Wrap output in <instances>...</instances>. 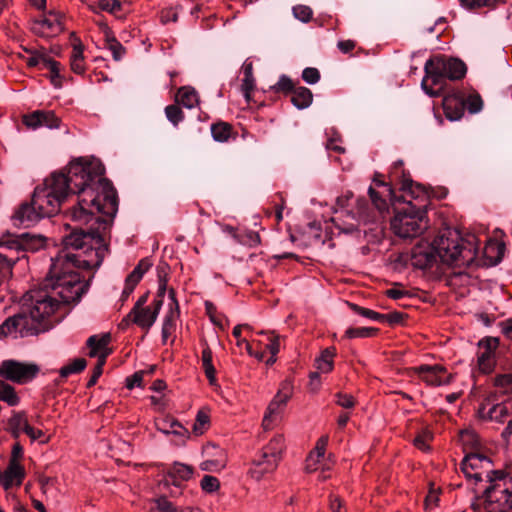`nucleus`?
Listing matches in <instances>:
<instances>
[{"label": "nucleus", "instance_id": "obj_1", "mask_svg": "<svg viewBox=\"0 0 512 512\" xmlns=\"http://www.w3.org/2000/svg\"><path fill=\"white\" fill-rule=\"evenodd\" d=\"M104 165L83 157L66 170L54 172L43 186L35 188L30 202H23L12 216L14 226L28 228L44 217L56 215L69 195L77 194V204L67 216L78 223L63 239L64 249L52 263L44 282L47 291L27 293L18 313L0 326L3 335L18 332L36 336L52 329L87 292L76 269H97L108 252L106 236L118 211V196L112 182L104 178Z\"/></svg>", "mask_w": 512, "mask_h": 512}, {"label": "nucleus", "instance_id": "obj_2", "mask_svg": "<svg viewBox=\"0 0 512 512\" xmlns=\"http://www.w3.org/2000/svg\"><path fill=\"white\" fill-rule=\"evenodd\" d=\"M476 247L471 241L459 238L457 231L443 233L432 243L420 242L412 249L411 264L419 269H429L438 262L461 265L472 261Z\"/></svg>", "mask_w": 512, "mask_h": 512}, {"label": "nucleus", "instance_id": "obj_3", "mask_svg": "<svg viewBox=\"0 0 512 512\" xmlns=\"http://www.w3.org/2000/svg\"><path fill=\"white\" fill-rule=\"evenodd\" d=\"M425 77L421 82L422 89L431 97L441 95L446 80H461L467 73L466 64L446 55L431 56L424 65Z\"/></svg>", "mask_w": 512, "mask_h": 512}, {"label": "nucleus", "instance_id": "obj_4", "mask_svg": "<svg viewBox=\"0 0 512 512\" xmlns=\"http://www.w3.org/2000/svg\"><path fill=\"white\" fill-rule=\"evenodd\" d=\"M395 215L391 219V229L402 239L415 238L427 228L426 210L408 202L402 209L393 206Z\"/></svg>", "mask_w": 512, "mask_h": 512}, {"label": "nucleus", "instance_id": "obj_5", "mask_svg": "<svg viewBox=\"0 0 512 512\" xmlns=\"http://www.w3.org/2000/svg\"><path fill=\"white\" fill-rule=\"evenodd\" d=\"M478 499L487 512H512V482L488 485Z\"/></svg>", "mask_w": 512, "mask_h": 512}, {"label": "nucleus", "instance_id": "obj_6", "mask_svg": "<svg viewBox=\"0 0 512 512\" xmlns=\"http://www.w3.org/2000/svg\"><path fill=\"white\" fill-rule=\"evenodd\" d=\"M39 372L36 364L24 363L17 360H4L0 365V376L17 384L32 381Z\"/></svg>", "mask_w": 512, "mask_h": 512}, {"label": "nucleus", "instance_id": "obj_7", "mask_svg": "<svg viewBox=\"0 0 512 512\" xmlns=\"http://www.w3.org/2000/svg\"><path fill=\"white\" fill-rule=\"evenodd\" d=\"M162 466V471L167 477L166 484L172 483L176 487H180L182 481L189 480L194 472L192 466L180 462H174L170 466L162 464Z\"/></svg>", "mask_w": 512, "mask_h": 512}, {"label": "nucleus", "instance_id": "obj_8", "mask_svg": "<svg viewBox=\"0 0 512 512\" xmlns=\"http://www.w3.org/2000/svg\"><path fill=\"white\" fill-rule=\"evenodd\" d=\"M422 379L429 385L441 386L450 383L451 374L447 373L445 367L440 365H423L419 367Z\"/></svg>", "mask_w": 512, "mask_h": 512}, {"label": "nucleus", "instance_id": "obj_9", "mask_svg": "<svg viewBox=\"0 0 512 512\" xmlns=\"http://www.w3.org/2000/svg\"><path fill=\"white\" fill-rule=\"evenodd\" d=\"M24 477V467L19 461L10 460L7 469L4 472H0V483L5 490H9L14 481L17 486H20Z\"/></svg>", "mask_w": 512, "mask_h": 512}, {"label": "nucleus", "instance_id": "obj_10", "mask_svg": "<svg viewBox=\"0 0 512 512\" xmlns=\"http://www.w3.org/2000/svg\"><path fill=\"white\" fill-rule=\"evenodd\" d=\"M24 123L31 128L46 126L48 128H58L60 125V118H58L52 111H35L32 114L25 116Z\"/></svg>", "mask_w": 512, "mask_h": 512}, {"label": "nucleus", "instance_id": "obj_11", "mask_svg": "<svg viewBox=\"0 0 512 512\" xmlns=\"http://www.w3.org/2000/svg\"><path fill=\"white\" fill-rule=\"evenodd\" d=\"M279 462L275 457H264V450H261L259 455L253 459L254 467L250 469V474L254 479L260 480L265 474L274 472Z\"/></svg>", "mask_w": 512, "mask_h": 512}, {"label": "nucleus", "instance_id": "obj_12", "mask_svg": "<svg viewBox=\"0 0 512 512\" xmlns=\"http://www.w3.org/2000/svg\"><path fill=\"white\" fill-rule=\"evenodd\" d=\"M403 162L401 160L396 161L393 164L391 177L393 179L401 178V190L409 193L412 197H418L419 194H416V191L413 189L416 186L418 192H425L430 195L427 191L426 187L422 184H415L412 179L406 178L405 171L402 169Z\"/></svg>", "mask_w": 512, "mask_h": 512}, {"label": "nucleus", "instance_id": "obj_13", "mask_svg": "<svg viewBox=\"0 0 512 512\" xmlns=\"http://www.w3.org/2000/svg\"><path fill=\"white\" fill-rule=\"evenodd\" d=\"M290 396L291 387L288 384H284L282 389L278 391L268 406L267 413L263 419V424L265 427L268 426V422L272 416L276 415L286 405Z\"/></svg>", "mask_w": 512, "mask_h": 512}, {"label": "nucleus", "instance_id": "obj_14", "mask_svg": "<svg viewBox=\"0 0 512 512\" xmlns=\"http://www.w3.org/2000/svg\"><path fill=\"white\" fill-rule=\"evenodd\" d=\"M444 113L445 116L451 120H460L464 115V101L463 98L445 97L444 98Z\"/></svg>", "mask_w": 512, "mask_h": 512}, {"label": "nucleus", "instance_id": "obj_15", "mask_svg": "<svg viewBox=\"0 0 512 512\" xmlns=\"http://www.w3.org/2000/svg\"><path fill=\"white\" fill-rule=\"evenodd\" d=\"M512 416V403L510 401H503L495 403L487 412L488 420L498 423H504L508 417Z\"/></svg>", "mask_w": 512, "mask_h": 512}, {"label": "nucleus", "instance_id": "obj_16", "mask_svg": "<svg viewBox=\"0 0 512 512\" xmlns=\"http://www.w3.org/2000/svg\"><path fill=\"white\" fill-rule=\"evenodd\" d=\"M291 94V102L298 109H305L312 103L313 94L311 90L306 87H295Z\"/></svg>", "mask_w": 512, "mask_h": 512}, {"label": "nucleus", "instance_id": "obj_17", "mask_svg": "<svg viewBox=\"0 0 512 512\" xmlns=\"http://www.w3.org/2000/svg\"><path fill=\"white\" fill-rule=\"evenodd\" d=\"M491 464L492 461L481 452H467L461 461L462 466H469L470 469L474 471L485 468L487 465Z\"/></svg>", "mask_w": 512, "mask_h": 512}, {"label": "nucleus", "instance_id": "obj_18", "mask_svg": "<svg viewBox=\"0 0 512 512\" xmlns=\"http://www.w3.org/2000/svg\"><path fill=\"white\" fill-rule=\"evenodd\" d=\"M242 71L244 74V78L242 80V91L246 101L249 103L251 101V92L255 88V78L253 76L252 62H248L246 60L242 66Z\"/></svg>", "mask_w": 512, "mask_h": 512}, {"label": "nucleus", "instance_id": "obj_19", "mask_svg": "<svg viewBox=\"0 0 512 512\" xmlns=\"http://www.w3.org/2000/svg\"><path fill=\"white\" fill-rule=\"evenodd\" d=\"M71 36L74 37L75 40L77 41V43H75L73 46V53H72V56L70 59L71 69L76 74H83L85 71V66L83 63V61H84V56H83L84 46L82 45L80 40L78 38H76L74 33H72Z\"/></svg>", "mask_w": 512, "mask_h": 512}, {"label": "nucleus", "instance_id": "obj_20", "mask_svg": "<svg viewBox=\"0 0 512 512\" xmlns=\"http://www.w3.org/2000/svg\"><path fill=\"white\" fill-rule=\"evenodd\" d=\"M460 441L463 445L465 455L467 452H481V442L478 434L472 430L460 432Z\"/></svg>", "mask_w": 512, "mask_h": 512}, {"label": "nucleus", "instance_id": "obj_21", "mask_svg": "<svg viewBox=\"0 0 512 512\" xmlns=\"http://www.w3.org/2000/svg\"><path fill=\"white\" fill-rule=\"evenodd\" d=\"M8 425L12 436L16 439L22 432L27 434V427H30L24 412H14L13 416L8 420Z\"/></svg>", "mask_w": 512, "mask_h": 512}, {"label": "nucleus", "instance_id": "obj_22", "mask_svg": "<svg viewBox=\"0 0 512 512\" xmlns=\"http://www.w3.org/2000/svg\"><path fill=\"white\" fill-rule=\"evenodd\" d=\"M201 343L203 345L201 357L202 367L210 384H214L216 381V369L212 363V351L205 340H203Z\"/></svg>", "mask_w": 512, "mask_h": 512}, {"label": "nucleus", "instance_id": "obj_23", "mask_svg": "<svg viewBox=\"0 0 512 512\" xmlns=\"http://www.w3.org/2000/svg\"><path fill=\"white\" fill-rule=\"evenodd\" d=\"M264 457H275L279 461L282 459V454L285 450L284 438L282 435L274 436L269 443L263 447Z\"/></svg>", "mask_w": 512, "mask_h": 512}, {"label": "nucleus", "instance_id": "obj_24", "mask_svg": "<svg viewBox=\"0 0 512 512\" xmlns=\"http://www.w3.org/2000/svg\"><path fill=\"white\" fill-rule=\"evenodd\" d=\"M176 103L193 108L198 103V95L192 87H181L176 94Z\"/></svg>", "mask_w": 512, "mask_h": 512}, {"label": "nucleus", "instance_id": "obj_25", "mask_svg": "<svg viewBox=\"0 0 512 512\" xmlns=\"http://www.w3.org/2000/svg\"><path fill=\"white\" fill-rule=\"evenodd\" d=\"M498 344L499 342L497 338L488 337L480 340L478 362H485L487 359L493 358L494 351L496 350Z\"/></svg>", "mask_w": 512, "mask_h": 512}, {"label": "nucleus", "instance_id": "obj_26", "mask_svg": "<svg viewBox=\"0 0 512 512\" xmlns=\"http://www.w3.org/2000/svg\"><path fill=\"white\" fill-rule=\"evenodd\" d=\"M214 459L206 460L200 464V468L203 471L218 472L226 466V458L223 450H219L213 454Z\"/></svg>", "mask_w": 512, "mask_h": 512}, {"label": "nucleus", "instance_id": "obj_27", "mask_svg": "<svg viewBox=\"0 0 512 512\" xmlns=\"http://www.w3.org/2000/svg\"><path fill=\"white\" fill-rule=\"evenodd\" d=\"M232 133V126L227 122H217L211 125V134L215 141L226 142Z\"/></svg>", "mask_w": 512, "mask_h": 512}, {"label": "nucleus", "instance_id": "obj_28", "mask_svg": "<svg viewBox=\"0 0 512 512\" xmlns=\"http://www.w3.org/2000/svg\"><path fill=\"white\" fill-rule=\"evenodd\" d=\"M179 314L170 308L169 312L165 315L162 325V342L165 344L169 336H171L176 329V319Z\"/></svg>", "mask_w": 512, "mask_h": 512}, {"label": "nucleus", "instance_id": "obj_29", "mask_svg": "<svg viewBox=\"0 0 512 512\" xmlns=\"http://www.w3.org/2000/svg\"><path fill=\"white\" fill-rule=\"evenodd\" d=\"M181 507L171 502L166 496H160L153 500L150 511L152 512H182Z\"/></svg>", "mask_w": 512, "mask_h": 512}, {"label": "nucleus", "instance_id": "obj_30", "mask_svg": "<svg viewBox=\"0 0 512 512\" xmlns=\"http://www.w3.org/2000/svg\"><path fill=\"white\" fill-rule=\"evenodd\" d=\"M105 47L112 52L113 59L120 61L126 53L125 47L110 32H106Z\"/></svg>", "mask_w": 512, "mask_h": 512}, {"label": "nucleus", "instance_id": "obj_31", "mask_svg": "<svg viewBox=\"0 0 512 512\" xmlns=\"http://www.w3.org/2000/svg\"><path fill=\"white\" fill-rule=\"evenodd\" d=\"M0 400L6 402L10 406L18 405L20 399L15 389L6 382L0 380Z\"/></svg>", "mask_w": 512, "mask_h": 512}, {"label": "nucleus", "instance_id": "obj_32", "mask_svg": "<svg viewBox=\"0 0 512 512\" xmlns=\"http://www.w3.org/2000/svg\"><path fill=\"white\" fill-rule=\"evenodd\" d=\"M379 333L375 327H350L345 331L346 338H368L374 337Z\"/></svg>", "mask_w": 512, "mask_h": 512}, {"label": "nucleus", "instance_id": "obj_33", "mask_svg": "<svg viewBox=\"0 0 512 512\" xmlns=\"http://www.w3.org/2000/svg\"><path fill=\"white\" fill-rule=\"evenodd\" d=\"M152 262L149 258H143L139 261L134 270L127 276V279L138 284L143 275L150 269Z\"/></svg>", "mask_w": 512, "mask_h": 512}, {"label": "nucleus", "instance_id": "obj_34", "mask_svg": "<svg viewBox=\"0 0 512 512\" xmlns=\"http://www.w3.org/2000/svg\"><path fill=\"white\" fill-rule=\"evenodd\" d=\"M152 312L151 306H146L145 308H140L139 311H136L133 313V309H131V315H133L132 323L138 325L140 328L144 329L146 332L149 331V329L152 326H145V322H149L150 320V313Z\"/></svg>", "mask_w": 512, "mask_h": 512}, {"label": "nucleus", "instance_id": "obj_35", "mask_svg": "<svg viewBox=\"0 0 512 512\" xmlns=\"http://www.w3.org/2000/svg\"><path fill=\"white\" fill-rule=\"evenodd\" d=\"M110 341V335L106 334L102 338H98L96 335L90 336L87 340V346L91 348L89 352L90 357L98 356V350L103 349L107 346Z\"/></svg>", "mask_w": 512, "mask_h": 512}, {"label": "nucleus", "instance_id": "obj_36", "mask_svg": "<svg viewBox=\"0 0 512 512\" xmlns=\"http://www.w3.org/2000/svg\"><path fill=\"white\" fill-rule=\"evenodd\" d=\"M86 365L87 361L84 358H76L71 363L60 369V376L62 378H67L71 374L80 373L85 369Z\"/></svg>", "mask_w": 512, "mask_h": 512}, {"label": "nucleus", "instance_id": "obj_37", "mask_svg": "<svg viewBox=\"0 0 512 512\" xmlns=\"http://www.w3.org/2000/svg\"><path fill=\"white\" fill-rule=\"evenodd\" d=\"M110 352H111L110 350H105L104 352H102L99 355L98 362H97L96 366L94 367L92 375L87 383L88 388H91L92 386H94L97 383L99 377L102 375L103 366L105 365L106 358L108 357Z\"/></svg>", "mask_w": 512, "mask_h": 512}, {"label": "nucleus", "instance_id": "obj_38", "mask_svg": "<svg viewBox=\"0 0 512 512\" xmlns=\"http://www.w3.org/2000/svg\"><path fill=\"white\" fill-rule=\"evenodd\" d=\"M295 87L296 86L292 79L283 74L279 77L278 82L270 87V90L275 93L282 92L284 94H291Z\"/></svg>", "mask_w": 512, "mask_h": 512}, {"label": "nucleus", "instance_id": "obj_39", "mask_svg": "<svg viewBox=\"0 0 512 512\" xmlns=\"http://www.w3.org/2000/svg\"><path fill=\"white\" fill-rule=\"evenodd\" d=\"M165 115L174 127H177L178 124L184 120V112L178 104L166 106Z\"/></svg>", "mask_w": 512, "mask_h": 512}, {"label": "nucleus", "instance_id": "obj_40", "mask_svg": "<svg viewBox=\"0 0 512 512\" xmlns=\"http://www.w3.org/2000/svg\"><path fill=\"white\" fill-rule=\"evenodd\" d=\"M433 439V433L428 429H423L413 440V444L419 450L427 452L430 450V446L428 444L429 441Z\"/></svg>", "mask_w": 512, "mask_h": 512}, {"label": "nucleus", "instance_id": "obj_41", "mask_svg": "<svg viewBox=\"0 0 512 512\" xmlns=\"http://www.w3.org/2000/svg\"><path fill=\"white\" fill-rule=\"evenodd\" d=\"M368 194H369V197L371 199L373 206L380 213L388 211L389 206H388L387 200L383 197L382 194H380L378 191H376L372 186L369 187Z\"/></svg>", "mask_w": 512, "mask_h": 512}, {"label": "nucleus", "instance_id": "obj_42", "mask_svg": "<svg viewBox=\"0 0 512 512\" xmlns=\"http://www.w3.org/2000/svg\"><path fill=\"white\" fill-rule=\"evenodd\" d=\"M486 481L489 485L498 484L501 486V484L512 482V478H508L504 470H489L486 474Z\"/></svg>", "mask_w": 512, "mask_h": 512}, {"label": "nucleus", "instance_id": "obj_43", "mask_svg": "<svg viewBox=\"0 0 512 512\" xmlns=\"http://www.w3.org/2000/svg\"><path fill=\"white\" fill-rule=\"evenodd\" d=\"M464 101V108L467 107L468 111L472 114L478 113L483 108V100L478 93L469 95Z\"/></svg>", "mask_w": 512, "mask_h": 512}, {"label": "nucleus", "instance_id": "obj_44", "mask_svg": "<svg viewBox=\"0 0 512 512\" xmlns=\"http://www.w3.org/2000/svg\"><path fill=\"white\" fill-rule=\"evenodd\" d=\"M349 306L355 313H357L363 317L384 323V317H383V314H381V313H378V312L373 311L368 308L361 307L357 304L351 303V304H349Z\"/></svg>", "mask_w": 512, "mask_h": 512}, {"label": "nucleus", "instance_id": "obj_45", "mask_svg": "<svg viewBox=\"0 0 512 512\" xmlns=\"http://www.w3.org/2000/svg\"><path fill=\"white\" fill-rule=\"evenodd\" d=\"M494 386L500 388L503 394L512 393V374H499L494 378Z\"/></svg>", "mask_w": 512, "mask_h": 512}, {"label": "nucleus", "instance_id": "obj_46", "mask_svg": "<svg viewBox=\"0 0 512 512\" xmlns=\"http://www.w3.org/2000/svg\"><path fill=\"white\" fill-rule=\"evenodd\" d=\"M327 443L328 436H322L321 438H319L315 449L310 452L307 461H319L320 458L324 457Z\"/></svg>", "mask_w": 512, "mask_h": 512}, {"label": "nucleus", "instance_id": "obj_47", "mask_svg": "<svg viewBox=\"0 0 512 512\" xmlns=\"http://www.w3.org/2000/svg\"><path fill=\"white\" fill-rule=\"evenodd\" d=\"M209 416L203 411H199L196 416L195 423L193 424V433L195 435H202L208 428Z\"/></svg>", "mask_w": 512, "mask_h": 512}, {"label": "nucleus", "instance_id": "obj_48", "mask_svg": "<svg viewBox=\"0 0 512 512\" xmlns=\"http://www.w3.org/2000/svg\"><path fill=\"white\" fill-rule=\"evenodd\" d=\"M293 16L303 23H308L313 16V11L309 6L296 5L292 8Z\"/></svg>", "mask_w": 512, "mask_h": 512}, {"label": "nucleus", "instance_id": "obj_49", "mask_svg": "<svg viewBox=\"0 0 512 512\" xmlns=\"http://www.w3.org/2000/svg\"><path fill=\"white\" fill-rule=\"evenodd\" d=\"M165 424L169 425L171 430H166L167 433H171L177 436H184L186 438L189 437V431L185 428L178 420L176 419H166L164 420Z\"/></svg>", "mask_w": 512, "mask_h": 512}, {"label": "nucleus", "instance_id": "obj_50", "mask_svg": "<svg viewBox=\"0 0 512 512\" xmlns=\"http://www.w3.org/2000/svg\"><path fill=\"white\" fill-rule=\"evenodd\" d=\"M234 237L243 245L256 246L260 243V236L257 232L247 231L243 235L234 234Z\"/></svg>", "mask_w": 512, "mask_h": 512}, {"label": "nucleus", "instance_id": "obj_51", "mask_svg": "<svg viewBox=\"0 0 512 512\" xmlns=\"http://www.w3.org/2000/svg\"><path fill=\"white\" fill-rule=\"evenodd\" d=\"M200 486L201 488L207 492V493H213L215 492L216 490H218L219 486H220V482L219 480L214 477V476H211V475H205L201 482H200Z\"/></svg>", "mask_w": 512, "mask_h": 512}, {"label": "nucleus", "instance_id": "obj_52", "mask_svg": "<svg viewBox=\"0 0 512 512\" xmlns=\"http://www.w3.org/2000/svg\"><path fill=\"white\" fill-rule=\"evenodd\" d=\"M460 2L462 6L473 10L483 6H494L502 2V0H460Z\"/></svg>", "mask_w": 512, "mask_h": 512}, {"label": "nucleus", "instance_id": "obj_53", "mask_svg": "<svg viewBox=\"0 0 512 512\" xmlns=\"http://www.w3.org/2000/svg\"><path fill=\"white\" fill-rule=\"evenodd\" d=\"M258 334L269 335L270 343L266 345V349L273 355L276 356L280 350L279 336L275 334V331H260Z\"/></svg>", "mask_w": 512, "mask_h": 512}, {"label": "nucleus", "instance_id": "obj_54", "mask_svg": "<svg viewBox=\"0 0 512 512\" xmlns=\"http://www.w3.org/2000/svg\"><path fill=\"white\" fill-rule=\"evenodd\" d=\"M302 79L308 84H315L320 80V72L317 68L307 67L302 72Z\"/></svg>", "mask_w": 512, "mask_h": 512}, {"label": "nucleus", "instance_id": "obj_55", "mask_svg": "<svg viewBox=\"0 0 512 512\" xmlns=\"http://www.w3.org/2000/svg\"><path fill=\"white\" fill-rule=\"evenodd\" d=\"M335 397L336 403L345 409H351L355 406L356 400L351 395L338 392L335 394Z\"/></svg>", "mask_w": 512, "mask_h": 512}, {"label": "nucleus", "instance_id": "obj_56", "mask_svg": "<svg viewBox=\"0 0 512 512\" xmlns=\"http://www.w3.org/2000/svg\"><path fill=\"white\" fill-rule=\"evenodd\" d=\"M98 7L103 11H107L109 13H116L121 9L122 4L118 0H99Z\"/></svg>", "mask_w": 512, "mask_h": 512}, {"label": "nucleus", "instance_id": "obj_57", "mask_svg": "<svg viewBox=\"0 0 512 512\" xmlns=\"http://www.w3.org/2000/svg\"><path fill=\"white\" fill-rule=\"evenodd\" d=\"M162 305H163V300L162 299H158L157 297L153 300L152 302V312H149L150 313V320L149 322H145V326H152L155 321L157 320V317L159 315V312L162 308Z\"/></svg>", "mask_w": 512, "mask_h": 512}, {"label": "nucleus", "instance_id": "obj_58", "mask_svg": "<svg viewBox=\"0 0 512 512\" xmlns=\"http://www.w3.org/2000/svg\"><path fill=\"white\" fill-rule=\"evenodd\" d=\"M60 67H61V64L59 62H57L55 66H52L49 69L50 81L56 88H60L62 86V76L60 74Z\"/></svg>", "mask_w": 512, "mask_h": 512}, {"label": "nucleus", "instance_id": "obj_59", "mask_svg": "<svg viewBox=\"0 0 512 512\" xmlns=\"http://www.w3.org/2000/svg\"><path fill=\"white\" fill-rule=\"evenodd\" d=\"M357 209L360 216L365 220L369 221L372 217L370 215V207L369 202L364 197H361L357 200Z\"/></svg>", "mask_w": 512, "mask_h": 512}, {"label": "nucleus", "instance_id": "obj_60", "mask_svg": "<svg viewBox=\"0 0 512 512\" xmlns=\"http://www.w3.org/2000/svg\"><path fill=\"white\" fill-rule=\"evenodd\" d=\"M383 317H384V322H387L389 325L394 326L396 324L403 323V321H404L405 317H407V315H405L404 313L398 312V311H394V312H391L388 314H383Z\"/></svg>", "mask_w": 512, "mask_h": 512}, {"label": "nucleus", "instance_id": "obj_61", "mask_svg": "<svg viewBox=\"0 0 512 512\" xmlns=\"http://www.w3.org/2000/svg\"><path fill=\"white\" fill-rule=\"evenodd\" d=\"M143 371H137L133 375L126 378V388L131 390L134 387H140L143 381Z\"/></svg>", "mask_w": 512, "mask_h": 512}, {"label": "nucleus", "instance_id": "obj_62", "mask_svg": "<svg viewBox=\"0 0 512 512\" xmlns=\"http://www.w3.org/2000/svg\"><path fill=\"white\" fill-rule=\"evenodd\" d=\"M374 182L377 186H382L385 188L387 195L390 198L392 206L396 204V202L400 201V199L396 196L394 189L390 186L389 183H386L382 180H379L377 178H374Z\"/></svg>", "mask_w": 512, "mask_h": 512}, {"label": "nucleus", "instance_id": "obj_63", "mask_svg": "<svg viewBox=\"0 0 512 512\" xmlns=\"http://www.w3.org/2000/svg\"><path fill=\"white\" fill-rule=\"evenodd\" d=\"M178 20V12L176 9L167 8L162 10L161 12V21L166 24L169 21L177 22Z\"/></svg>", "mask_w": 512, "mask_h": 512}, {"label": "nucleus", "instance_id": "obj_64", "mask_svg": "<svg viewBox=\"0 0 512 512\" xmlns=\"http://www.w3.org/2000/svg\"><path fill=\"white\" fill-rule=\"evenodd\" d=\"M158 283L168 282L169 265L165 262L160 263L157 268Z\"/></svg>", "mask_w": 512, "mask_h": 512}]
</instances>
